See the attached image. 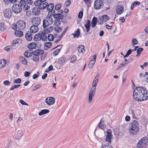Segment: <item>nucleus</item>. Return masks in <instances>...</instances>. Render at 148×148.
Instances as JSON below:
<instances>
[{"label":"nucleus","mask_w":148,"mask_h":148,"mask_svg":"<svg viewBox=\"0 0 148 148\" xmlns=\"http://www.w3.org/2000/svg\"><path fill=\"white\" fill-rule=\"evenodd\" d=\"M133 96L138 101L146 100L148 99V90L143 86L136 87L134 90Z\"/></svg>","instance_id":"obj_1"},{"label":"nucleus","mask_w":148,"mask_h":148,"mask_svg":"<svg viewBox=\"0 0 148 148\" xmlns=\"http://www.w3.org/2000/svg\"><path fill=\"white\" fill-rule=\"evenodd\" d=\"M106 134V139L102 142L100 148H113L110 145L112 136V132L111 130L107 129Z\"/></svg>","instance_id":"obj_2"},{"label":"nucleus","mask_w":148,"mask_h":148,"mask_svg":"<svg viewBox=\"0 0 148 148\" xmlns=\"http://www.w3.org/2000/svg\"><path fill=\"white\" fill-rule=\"evenodd\" d=\"M139 125L138 122L136 120H134L132 123L131 126L130 127V134L132 135H136L138 132Z\"/></svg>","instance_id":"obj_3"},{"label":"nucleus","mask_w":148,"mask_h":148,"mask_svg":"<svg viewBox=\"0 0 148 148\" xmlns=\"http://www.w3.org/2000/svg\"><path fill=\"white\" fill-rule=\"evenodd\" d=\"M51 16H47L46 17L43 21L42 26L44 29L47 28L48 26L51 25L53 22V20Z\"/></svg>","instance_id":"obj_4"},{"label":"nucleus","mask_w":148,"mask_h":148,"mask_svg":"<svg viewBox=\"0 0 148 148\" xmlns=\"http://www.w3.org/2000/svg\"><path fill=\"white\" fill-rule=\"evenodd\" d=\"M26 26L25 22L23 20H20L16 23V25L13 27V29L14 30L18 29L20 30H23Z\"/></svg>","instance_id":"obj_5"},{"label":"nucleus","mask_w":148,"mask_h":148,"mask_svg":"<svg viewBox=\"0 0 148 148\" xmlns=\"http://www.w3.org/2000/svg\"><path fill=\"white\" fill-rule=\"evenodd\" d=\"M12 9L14 12L18 13L20 12L22 10V7L19 4H14L12 6Z\"/></svg>","instance_id":"obj_6"},{"label":"nucleus","mask_w":148,"mask_h":148,"mask_svg":"<svg viewBox=\"0 0 148 148\" xmlns=\"http://www.w3.org/2000/svg\"><path fill=\"white\" fill-rule=\"evenodd\" d=\"M31 23L33 25H38L41 23V19L38 16L33 17L31 20Z\"/></svg>","instance_id":"obj_7"},{"label":"nucleus","mask_w":148,"mask_h":148,"mask_svg":"<svg viewBox=\"0 0 148 148\" xmlns=\"http://www.w3.org/2000/svg\"><path fill=\"white\" fill-rule=\"evenodd\" d=\"M3 14L5 18L9 19L12 16V12L10 9H6L3 10Z\"/></svg>","instance_id":"obj_8"},{"label":"nucleus","mask_w":148,"mask_h":148,"mask_svg":"<svg viewBox=\"0 0 148 148\" xmlns=\"http://www.w3.org/2000/svg\"><path fill=\"white\" fill-rule=\"evenodd\" d=\"M59 12V13L52 14V16H53L54 18L56 19L62 20L64 18V16L62 14L63 12V11L62 10H61Z\"/></svg>","instance_id":"obj_9"},{"label":"nucleus","mask_w":148,"mask_h":148,"mask_svg":"<svg viewBox=\"0 0 148 148\" xmlns=\"http://www.w3.org/2000/svg\"><path fill=\"white\" fill-rule=\"evenodd\" d=\"M103 3L101 0H95L94 2V8L97 10L100 9Z\"/></svg>","instance_id":"obj_10"},{"label":"nucleus","mask_w":148,"mask_h":148,"mask_svg":"<svg viewBox=\"0 0 148 148\" xmlns=\"http://www.w3.org/2000/svg\"><path fill=\"white\" fill-rule=\"evenodd\" d=\"M45 101L48 105L50 106L54 103L55 99L52 97H47Z\"/></svg>","instance_id":"obj_11"},{"label":"nucleus","mask_w":148,"mask_h":148,"mask_svg":"<svg viewBox=\"0 0 148 148\" xmlns=\"http://www.w3.org/2000/svg\"><path fill=\"white\" fill-rule=\"evenodd\" d=\"M93 59L90 61L88 65V67L89 69L92 68L94 66L96 61V56L95 55H94L92 56Z\"/></svg>","instance_id":"obj_12"},{"label":"nucleus","mask_w":148,"mask_h":148,"mask_svg":"<svg viewBox=\"0 0 148 148\" xmlns=\"http://www.w3.org/2000/svg\"><path fill=\"white\" fill-rule=\"evenodd\" d=\"M99 73H98L94 78L92 84V87H96L97 86V83L99 77Z\"/></svg>","instance_id":"obj_13"},{"label":"nucleus","mask_w":148,"mask_h":148,"mask_svg":"<svg viewBox=\"0 0 148 148\" xmlns=\"http://www.w3.org/2000/svg\"><path fill=\"white\" fill-rule=\"evenodd\" d=\"M30 32L33 33H35L37 32L39 30L38 26L33 25L30 28Z\"/></svg>","instance_id":"obj_14"},{"label":"nucleus","mask_w":148,"mask_h":148,"mask_svg":"<svg viewBox=\"0 0 148 148\" xmlns=\"http://www.w3.org/2000/svg\"><path fill=\"white\" fill-rule=\"evenodd\" d=\"M139 141L140 143L144 145L146 147V146L148 144V138L144 137L141 138Z\"/></svg>","instance_id":"obj_15"},{"label":"nucleus","mask_w":148,"mask_h":148,"mask_svg":"<svg viewBox=\"0 0 148 148\" xmlns=\"http://www.w3.org/2000/svg\"><path fill=\"white\" fill-rule=\"evenodd\" d=\"M109 16L105 14L102 16L100 18V21L102 23L107 21L109 19Z\"/></svg>","instance_id":"obj_16"},{"label":"nucleus","mask_w":148,"mask_h":148,"mask_svg":"<svg viewBox=\"0 0 148 148\" xmlns=\"http://www.w3.org/2000/svg\"><path fill=\"white\" fill-rule=\"evenodd\" d=\"M40 40H41L44 41H46L47 40V36L45 32H40Z\"/></svg>","instance_id":"obj_17"},{"label":"nucleus","mask_w":148,"mask_h":148,"mask_svg":"<svg viewBox=\"0 0 148 148\" xmlns=\"http://www.w3.org/2000/svg\"><path fill=\"white\" fill-rule=\"evenodd\" d=\"M34 52L31 49L28 50L26 51L24 53V56L27 58H28L31 56L32 55V53Z\"/></svg>","instance_id":"obj_18"},{"label":"nucleus","mask_w":148,"mask_h":148,"mask_svg":"<svg viewBox=\"0 0 148 148\" xmlns=\"http://www.w3.org/2000/svg\"><path fill=\"white\" fill-rule=\"evenodd\" d=\"M40 9L37 7H36L34 8L32 10L33 14H34L36 15H38L40 12Z\"/></svg>","instance_id":"obj_19"},{"label":"nucleus","mask_w":148,"mask_h":148,"mask_svg":"<svg viewBox=\"0 0 148 148\" xmlns=\"http://www.w3.org/2000/svg\"><path fill=\"white\" fill-rule=\"evenodd\" d=\"M25 38L28 41H31L32 38V36L31 32H28L25 34Z\"/></svg>","instance_id":"obj_20"},{"label":"nucleus","mask_w":148,"mask_h":148,"mask_svg":"<svg viewBox=\"0 0 148 148\" xmlns=\"http://www.w3.org/2000/svg\"><path fill=\"white\" fill-rule=\"evenodd\" d=\"M104 121L101 119L98 125V127L101 129L103 130L105 127Z\"/></svg>","instance_id":"obj_21"},{"label":"nucleus","mask_w":148,"mask_h":148,"mask_svg":"<svg viewBox=\"0 0 148 148\" xmlns=\"http://www.w3.org/2000/svg\"><path fill=\"white\" fill-rule=\"evenodd\" d=\"M123 11V8L122 6L118 5L117 8L116 13L118 14L122 13Z\"/></svg>","instance_id":"obj_22"},{"label":"nucleus","mask_w":148,"mask_h":148,"mask_svg":"<svg viewBox=\"0 0 148 148\" xmlns=\"http://www.w3.org/2000/svg\"><path fill=\"white\" fill-rule=\"evenodd\" d=\"M97 18L94 16L92 18L91 22L92 27H94L96 26L97 23Z\"/></svg>","instance_id":"obj_23"},{"label":"nucleus","mask_w":148,"mask_h":148,"mask_svg":"<svg viewBox=\"0 0 148 148\" xmlns=\"http://www.w3.org/2000/svg\"><path fill=\"white\" fill-rule=\"evenodd\" d=\"M6 61L5 60L3 59L0 60V69L3 68L6 65Z\"/></svg>","instance_id":"obj_24"},{"label":"nucleus","mask_w":148,"mask_h":148,"mask_svg":"<svg viewBox=\"0 0 148 148\" xmlns=\"http://www.w3.org/2000/svg\"><path fill=\"white\" fill-rule=\"evenodd\" d=\"M66 60V58L65 57L63 56L59 59L58 63L60 64L63 65L65 64Z\"/></svg>","instance_id":"obj_25"},{"label":"nucleus","mask_w":148,"mask_h":148,"mask_svg":"<svg viewBox=\"0 0 148 148\" xmlns=\"http://www.w3.org/2000/svg\"><path fill=\"white\" fill-rule=\"evenodd\" d=\"M23 135V132L21 130H18L15 134V136L16 139H18Z\"/></svg>","instance_id":"obj_26"},{"label":"nucleus","mask_w":148,"mask_h":148,"mask_svg":"<svg viewBox=\"0 0 148 148\" xmlns=\"http://www.w3.org/2000/svg\"><path fill=\"white\" fill-rule=\"evenodd\" d=\"M80 29H78L77 31H75L74 33L72 34L74 38H78L80 36Z\"/></svg>","instance_id":"obj_27"},{"label":"nucleus","mask_w":148,"mask_h":148,"mask_svg":"<svg viewBox=\"0 0 148 148\" xmlns=\"http://www.w3.org/2000/svg\"><path fill=\"white\" fill-rule=\"evenodd\" d=\"M20 61L23 64L26 65L27 64V61L26 59L24 57L21 56L19 57Z\"/></svg>","instance_id":"obj_28"},{"label":"nucleus","mask_w":148,"mask_h":148,"mask_svg":"<svg viewBox=\"0 0 148 148\" xmlns=\"http://www.w3.org/2000/svg\"><path fill=\"white\" fill-rule=\"evenodd\" d=\"M48 3L46 2L45 3H41L39 5V8L40 9H45L47 6Z\"/></svg>","instance_id":"obj_29"},{"label":"nucleus","mask_w":148,"mask_h":148,"mask_svg":"<svg viewBox=\"0 0 148 148\" xmlns=\"http://www.w3.org/2000/svg\"><path fill=\"white\" fill-rule=\"evenodd\" d=\"M84 48V45H81L78 47V51L80 53L82 52L83 53H84L85 52Z\"/></svg>","instance_id":"obj_30"},{"label":"nucleus","mask_w":148,"mask_h":148,"mask_svg":"<svg viewBox=\"0 0 148 148\" xmlns=\"http://www.w3.org/2000/svg\"><path fill=\"white\" fill-rule=\"evenodd\" d=\"M44 51L43 50L37 49L34 51V54H36L38 55H40L44 53Z\"/></svg>","instance_id":"obj_31"},{"label":"nucleus","mask_w":148,"mask_h":148,"mask_svg":"<svg viewBox=\"0 0 148 148\" xmlns=\"http://www.w3.org/2000/svg\"><path fill=\"white\" fill-rule=\"evenodd\" d=\"M54 7V4L53 3H50L49 5H47V9L48 11L50 12L52 11L53 10Z\"/></svg>","instance_id":"obj_32"},{"label":"nucleus","mask_w":148,"mask_h":148,"mask_svg":"<svg viewBox=\"0 0 148 148\" xmlns=\"http://www.w3.org/2000/svg\"><path fill=\"white\" fill-rule=\"evenodd\" d=\"M36 47H37V44L36 42L30 43L28 45V47L30 49H33Z\"/></svg>","instance_id":"obj_33"},{"label":"nucleus","mask_w":148,"mask_h":148,"mask_svg":"<svg viewBox=\"0 0 148 148\" xmlns=\"http://www.w3.org/2000/svg\"><path fill=\"white\" fill-rule=\"evenodd\" d=\"M49 111L48 110L44 109L42 110L39 113V116H42L44 114H46L49 112Z\"/></svg>","instance_id":"obj_34"},{"label":"nucleus","mask_w":148,"mask_h":148,"mask_svg":"<svg viewBox=\"0 0 148 148\" xmlns=\"http://www.w3.org/2000/svg\"><path fill=\"white\" fill-rule=\"evenodd\" d=\"M6 25L3 22L0 23V31H3L5 29Z\"/></svg>","instance_id":"obj_35"},{"label":"nucleus","mask_w":148,"mask_h":148,"mask_svg":"<svg viewBox=\"0 0 148 148\" xmlns=\"http://www.w3.org/2000/svg\"><path fill=\"white\" fill-rule=\"evenodd\" d=\"M23 32L21 31L16 30L14 34L17 36L20 37L23 35Z\"/></svg>","instance_id":"obj_36"},{"label":"nucleus","mask_w":148,"mask_h":148,"mask_svg":"<svg viewBox=\"0 0 148 148\" xmlns=\"http://www.w3.org/2000/svg\"><path fill=\"white\" fill-rule=\"evenodd\" d=\"M33 60L35 62H37L39 60V57L38 55L36 54H34L33 53Z\"/></svg>","instance_id":"obj_37"},{"label":"nucleus","mask_w":148,"mask_h":148,"mask_svg":"<svg viewBox=\"0 0 148 148\" xmlns=\"http://www.w3.org/2000/svg\"><path fill=\"white\" fill-rule=\"evenodd\" d=\"M52 45V43L51 42H47L45 44V48L46 49H48L50 48Z\"/></svg>","instance_id":"obj_38"},{"label":"nucleus","mask_w":148,"mask_h":148,"mask_svg":"<svg viewBox=\"0 0 148 148\" xmlns=\"http://www.w3.org/2000/svg\"><path fill=\"white\" fill-rule=\"evenodd\" d=\"M143 50V49L141 47H140V48H138V49H137V51H137L136 52L137 53V54L136 55V56H137V57L139 56L140 55V54L141 52Z\"/></svg>","instance_id":"obj_39"},{"label":"nucleus","mask_w":148,"mask_h":148,"mask_svg":"<svg viewBox=\"0 0 148 148\" xmlns=\"http://www.w3.org/2000/svg\"><path fill=\"white\" fill-rule=\"evenodd\" d=\"M96 89V87H92L90 90L89 93L94 95Z\"/></svg>","instance_id":"obj_40"},{"label":"nucleus","mask_w":148,"mask_h":148,"mask_svg":"<svg viewBox=\"0 0 148 148\" xmlns=\"http://www.w3.org/2000/svg\"><path fill=\"white\" fill-rule=\"evenodd\" d=\"M53 29V27H50L48 28L45 30V31L46 33H49L52 31Z\"/></svg>","instance_id":"obj_41"},{"label":"nucleus","mask_w":148,"mask_h":148,"mask_svg":"<svg viewBox=\"0 0 148 148\" xmlns=\"http://www.w3.org/2000/svg\"><path fill=\"white\" fill-rule=\"evenodd\" d=\"M61 23V21L60 20L56 19V20L54 21L53 24L54 25L58 26Z\"/></svg>","instance_id":"obj_42"},{"label":"nucleus","mask_w":148,"mask_h":148,"mask_svg":"<svg viewBox=\"0 0 148 148\" xmlns=\"http://www.w3.org/2000/svg\"><path fill=\"white\" fill-rule=\"evenodd\" d=\"M34 39L36 41H39L40 40V33L36 34L34 37Z\"/></svg>","instance_id":"obj_43"},{"label":"nucleus","mask_w":148,"mask_h":148,"mask_svg":"<svg viewBox=\"0 0 148 148\" xmlns=\"http://www.w3.org/2000/svg\"><path fill=\"white\" fill-rule=\"evenodd\" d=\"M48 38L49 41H51L53 40L54 38L52 34H50L48 35Z\"/></svg>","instance_id":"obj_44"},{"label":"nucleus","mask_w":148,"mask_h":148,"mask_svg":"<svg viewBox=\"0 0 148 148\" xmlns=\"http://www.w3.org/2000/svg\"><path fill=\"white\" fill-rule=\"evenodd\" d=\"M145 146L144 145L140 143L138 141L137 145V148H145Z\"/></svg>","instance_id":"obj_45"},{"label":"nucleus","mask_w":148,"mask_h":148,"mask_svg":"<svg viewBox=\"0 0 148 148\" xmlns=\"http://www.w3.org/2000/svg\"><path fill=\"white\" fill-rule=\"evenodd\" d=\"M62 5L60 3H59L56 4L55 7V9L56 10H58L60 9Z\"/></svg>","instance_id":"obj_46"},{"label":"nucleus","mask_w":148,"mask_h":148,"mask_svg":"<svg viewBox=\"0 0 148 148\" xmlns=\"http://www.w3.org/2000/svg\"><path fill=\"white\" fill-rule=\"evenodd\" d=\"M60 50L61 49H56L53 52V54H54L55 56L57 55L60 52Z\"/></svg>","instance_id":"obj_47"},{"label":"nucleus","mask_w":148,"mask_h":148,"mask_svg":"<svg viewBox=\"0 0 148 148\" xmlns=\"http://www.w3.org/2000/svg\"><path fill=\"white\" fill-rule=\"evenodd\" d=\"M40 74L39 72L38 71L37 72L36 74H35L33 75L32 77L33 79H35L37 78L40 75Z\"/></svg>","instance_id":"obj_48"},{"label":"nucleus","mask_w":148,"mask_h":148,"mask_svg":"<svg viewBox=\"0 0 148 148\" xmlns=\"http://www.w3.org/2000/svg\"><path fill=\"white\" fill-rule=\"evenodd\" d=\"M19 40L17 39V40H15L13 41L12 43V45L13 46H15L16 45L19 43L18 41Z\"/></svg>","instance_id":"obj_49"},{"label":"nucleus","mask_w":148,"mask_h":148,"mask_svg":"<svg viewBox=\"0 0 148 148\" xmlns=\"http://www.w3.org/2000/svg\"><path fill=\"white\" fill-rule=\"evenodd\" d=\"M41 85L40 84H38L36 85V86H35L34 88L33 89V90H32L33 91H34L38 89L40 87H41Z\"/></svg>","instance_id":"obj_50"},{"label":"nucleus","mask_w":148,"mask_h":148,"mask_svg":"<svg viewBox=\"0 0 148 148\" xmlns=\"http://www.w3.org/2000/svg\"><path fill=\"white\" fill-rule=\"evenodd\" d=\"M94 96V95L89 93L88 96V101L89 103H90L92 100V97Z\"/></svg>","instance_id":"obj_51"},{"label":"nucleus","mask_w":148,"mask_h":148,"mask_svg":"<svg viewBox=\"0 0 148 148\" xmlns=\"http://www.w3.org/2000/svg\"><path fill=\"white\" fill-rule=\"evenodd\" d=\"M21 82V79L19 78H18L17 79H16L14 82V83L19 84Z\"/></svg>","instance_id":"obj_52"},{"label":"nucleus","mask_w":148,"mask_h":148,"mask_svg":"<svg viewBox=\"0 0 148 148\" xmlns=\"http://www.w3.org/2000/svg\"><path fill=\"white\" fill-rule=\"evenodd\" d=\"M30 8V7L27 4H25L23 5V9L24 10H27L29 9Z\"/></svg>","instance_id":"obj_53"},{"label":"nucleus","mask_w":148,"mask_h":148,"mask_svg":"<svg viewBox=\"0 0 148 148\" xmlns=\"http://www.w3.org/2000/svg\"><path fill=\"white\" fill-rule=\"evenodd\" d=\"M132 43L133 45H136L138 43V41L135 38H133L132 41Z\"/></svg>","instance_id":"obj_54"},{"label":"nucleus","mask_w":148,"mask_h":148,"mask_svg":"<svg viewBox=\"0 0 148 148\" xmlns=\"http://www.w3.org/2000/svg\"><path fill=\"white\" fill-rule=\"evenodd\" d=\"M77 59L76 57L74 55L71 58L70 62L72 63L74 62Z\"/></svg>","instance_id":"obj_55"},{"label":"nucleus","mask_w":148,"mask_h":148,"mask_svg":"<svg viewBox=\"0 0 148 148\" xmlns=\"http://www.w3.org/2000/svg\"><path fill=\"white\" fill-rule=\"evenodd\" d=\"M127 63H128L127 62H125V63H122L120 64L116 68V69L117 70L119 69L120 68L124 66L125 64H127Z\"/></svg>","instance_id":"obj_56"},{"label":"nucleus","mask_w":148,"mask_h":148,"mask_svg":"<svg viewBox=\"0 0 148 148\" xmlns=\"http://www.w3.org/2000/svg\"><path fill=\"white\" fill-rule=\"evenodd\" d=\"M55 29L58 32H59L62 31V28L60 27H55Z\"/></svg>","instance_id":"obj_57"},{"label":"nucleus","mask_w":148,"mask_h":148,"mask_svg":"<svg viewBox=\"0 0 148 148\" xmlns=\"http://www.w3.org/2000/svg\"><path fill=\"white\" fill-rule=\"evenodd\" d=\"M31 74V72L29 71H25L24 73V76L25 77H28Z\"/></svg>","instance_id":"obj_58"},{"label":"nucleus","mask_w":148,"mask_h":148,"mask_svg":"<svg viewBox=\"0 0 148 148\" xmlns=\"http://www.w3.org/2000/svg\"><path fill=\"white\" fill-rule=\"evenodd\" d=\"M40 1L39 0L36 1L34 2L35 5L36 6H38V7H39V5L40 4Z\"/></svg>","instance_id":"obj_59"},{"label":"nucleus","mask_w":148,"mask_h":148,"mask_svg":"<svg viewBox=\"0 0 148 148\" xmlns=\"http://www.w3.org/2000/svg\"><path fill=\"white\" fill-rule=\"evenodd\" d=\"M85 27L86 28V32H88L90 30V25H84Z\"/></svg>","instance_id":"obj_60"},{"label":"nucleus","mask_w":148,"mask_h":148,"mask_svg":"<svg viewBox=\"0 0 148 148\" xmlns=\"http://www.w3.org/2000/svg\"><path fill=\"white\" fill-rule=\"evenodd\" d=\"M71 3V1L70 0H67L65 2L64 5H66V7H67L70 5Z\"/></svg>","instance_id":"obj_61"},{"label":"nucleus","mask_w":148,"mask_h":148,"mask_svg":"<svg viewBox=\"0 0 148 148\" xmlns=\"http://www.w3.org/2000/svg\"><path fill=\"white\" fill-rule=\"evenodd\" d=\"M83 15V12L82 11H80L78 14V18H81L82 17Z\"/></svg>","instance_id":"obj_62"},{"label":"nucleus","mask_w":148,"mask_h":148,"mask_svg":"<svg viewBox=\"0 0 148 148\" xmlns=\"http://www.w3.org/2000/svg\"><path fill=\"white\" fill-rule=\"evenodd\" d=\"M20 102L23 105H25L27 106H28L29 105L27 103L25 102L23 100H21L20 101Z\"/></svg>","instance_id":"obj_63"},{"label":"nucleus","mask_w":148,"mask_h":148,"mask_svg":"<svg viewBox=\"0 0 148 148\" xmlns=\"http://www.w3.org/2000/svg\"><path fill=\"white\" fill-rule=\"evenodd\" d=\"M85 25H90V21L89 20H85Z\"/></svg>","instance_id":"obj_64"}]
</instances>
